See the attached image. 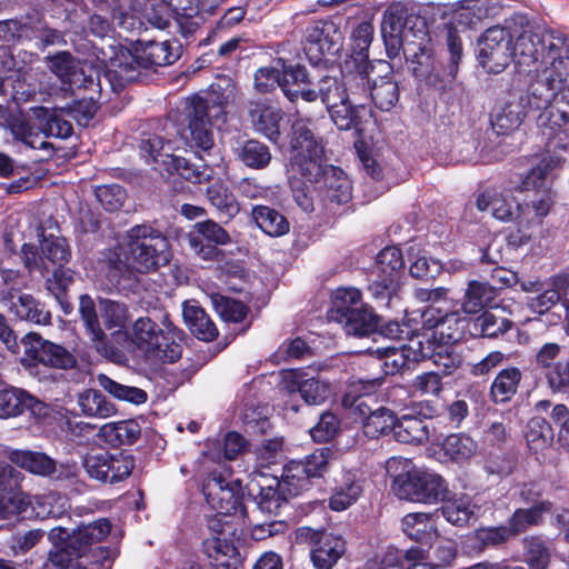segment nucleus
Instances as JSON below:
<instances>
[{
    "label": "nucleus",
    "mask_w": 569,
    "mask_h": 569,
    "mask_svg": "<svg viewBox=\"0 0 569 569\" xmlns=\"http://www.w3.org/2000/svg\"><path fill=\"white\" fill-rule=\"evenodd\" d=\"M83 465L90 478L101 482L116 483L131 475L134 460L132 456L123 452L116 455L101 452L87 456Z\"/></svg>",
    "instance_id": "obj_14"
},
{
    "label": "nucleus",
    "mask_w": 569,
    "mask_h": 569,
    "mask_svg": "<svg viewBox=\"0 0 569 569\" xmlns=\"http://www.w3.org/2000/svg\"><path fill=\"white\" fill-rule=\"evenodd\" d=\"M221 114V104L194 96L186 111L187 126L179 131L181 140L191 149L209 151L214 146L211 121Z\"/></svg>",
    "instance_id": "obj_5"
},
{
    "label": "nucleus",
    "mask_w": 569,
    "mask_h": 569,
    "mask_svg": "<svg viewBox=\"0 0 569 569\" xmlns=\"http://www.w3.org/2000/svg\"><path fill=\"white\" fill-rule=\"evenodd\" d=\"M476 206L480 211L490 210L491 216L503 222H516L519 229L526 228L532 221L530 204H520L513 198L497 190H487L477 197Z\"/></svg>",
    "instance_id": "obj_13"
},
{
    "label": "nucleus",
    "mask_w": 569,
    "mask_h": 569,
    "mask_svg": "<svg viewBox=\"0 0 569 569\" xmlns=\"http://www.w3.org/2000/svg\"><path fill=\"white\" fill-rule=\"evenodd\" d=\"M552 438V429L546 419L533 417L528 421L526 440L530 451L533 453L543 451L550 446Z\"/></svg>",
    "instance_id": "obj_47"
},
{
    "label": "nucleus",
    "mask_w": 569,
    "mask_h": 569,
    "mask_svg": "<svg viewBox=\"0 0 569 569\" xmlns=\"http://www.w3.org/2000/svg\"><path fill=\"white\" fill-rule=\"evenodd\" d=\"M203 493L211 508L221 515H231L241 508V481L233 479L230 471L213 470L203 485Z\"/></svg>",
    "instance_id": "obj_9"
},
{
    "label": "nucleus",
    "mask_w": 569,
    "mask_h": 569,
    "mask_svg": "<svg viewBox=\"0 0 569 569\" xmlns=\"http://www.w3.org/2000/svg\"><path fill=\"white\" fill-rule=\"evenodd\" d=\"M568 352L569 349L565 346L556 342H546L537 349L533 356V363L545 376L553 368L558 367V363L562 362L568 356Z\"/></svg>",
    "instance_id": "obj_54"
},
{
    "label": "nucleus",
    "mask_w": 569,
    "mask_h": 569,
    "mask_svg": "<svg viewBox=\"0 0 569 569\" xmlns=\"http://www.w3.org/2000/svg\"><path fill=\"white\" fill-rule=\"evenodd\" d=\"M131 341L151 363H172L182 353V331L177 329L167 312L138 318L131 327Z\"/></svg>",
    "instance_id": "obj_1"
},
{
    "label": "nucleus",
    "mask_w": 569,
    "mask_h": 569,
    "mask_svg": "<svg viewBox=\"0 0 569 569\" xmlns=\"http://www.w3.org/2000/svg\"><path fill=\"white\" fill-rule=\"evenodd\" d=\"M247 112L253 129L266 136L269 140L277 142L280 138V122L282 112L264 102L250 101L247 104Z\"/></svg>",
    "instance_id": "obj_24"
},
{
    "label": "nucleus",
    "mask_w": 569,
    "mask_h": 569,
    "mask_svg": "<svg viewBox=\"0 0 569 569\" xmlns=\"http://www.w3.org/2000/svg\"><path fill=\"white\" fill-rule=\"evenodd\" d=\"M563 162L561 157L547 154L540 162L533 167L522 181L523 189L530 190L536 187L549 186L547 178L553 170L560 168Z\"/></svg>",
    "instance_id": "obj_52"
},
{
    "label": "nucleus",
    "mask_w": 569,
    "mask_h": 569,
    "mask_svg": "<svg viewBox=\"0 0 569 569\" xmlns=\"http://www.w3.org/2000/svg\"><path fill=\"white\" fill-rule=\"evenodd\" d=\"M182 315L190 331L198 339L212 341L218 336L216 325L200 306L193 302H186Z\"/></svg>",
    "instance_id": "obj_36"
},
{
    "label": "nucleus",
    "mask_w": 569,
    "mask_h": 569,
    "mask_svg": "<svg viewBox=\"0 0 569 569\" xmlns=\"http://www.w3.org/2000/svg\"><path fill=\"white\" fill-rule=\"evenodd\" d=\"M251 214L257 226L271 237H281L289 232V221L273 208L254 206Z\"/></svg>",
    "instance_id": "obj_39"
},
{
    "label": "nucleus",
    "mask_w": 569,
    "mask_h": 569,
    "mask_svg": "<svg viewBox=\"0 0 569 569\" xmlns=\"http://www.w3.org/2000/svg\"><path fill=\"white\" fill-rule=\"evenodd\" d=\"M526 561L530 569H547L550 561V549L547 542L538 536L526 538Z\"/></svg>",
    "instance_id": "obj_59"
},
{
    "label": "nucleus",
    "mask_w": 569,
    "mask_h": 569,
    "mask_svg": "<svg viewBox=\"0 0 569 569\" xmlns=\"http://www.w3.org/2000/svg\"><path fill=\"white\" fill-rule=\"evenodd\" d=\"M542 68L555 69L557 72L569 71V41L567 37L555 30L540 31Z\"/></svg>",
    "instance_id": "obj_20"
},
{
    "label": "nucleus",
    "mask_w": 569,
    "mask_h": 569,
    "mask_svg": "<svg viewBox=\"0 0 569 569\" xmlns=\"http://www.w3.org/2000/svg\"><path fill=\"white\" fill-rule=\"evenodd\" d=\"M4 455L11 463L32 475L49 477L53 475L57 469L56 461L43 452L7 449Z\"/></svg>",
    "instance_id": "obj_30"
},
{
    "label": "nucleus",
    "mask_w": 569,
    "mask_h": 569,
    "mask_svg": "<svg viewBox=\"0 0 569 569\" xmlns=\"http://www.w3.org/2000/svg\"><path fill=\"white\" fill-rule=\"evenodd\" d=\"M128 267L146 273L166 266L172 258L169 240L148 224H137L127 233Z\"/></svg>",
    "instance_id": "obj_3"
},
{
    "label": "nucleus",
    "mask_w": 569,
    "mask_h": 569,
    "mask_svg": "<svg viewBox=\"0 0 569 569\" xmlns=\"http://www.w3.org/2000/svg\"><path fill=\"white\" fill-rule=\"evenodd\" d=\"M512 322L506 318L497 317L492 312L486 311L477 317L473 322L472 335L496 338L503 335L511 328Z\"/></svg>",
    "instance_id": "obj_56"
},
{
    "label": "nucleus",
    "mask_w": 569,
    "mask_h": 569,
    "mask_svg": "<svg viewBox=\"0 0 569 569\" xmlns=\"http://www.w3.org/2000/svg\"><path fill=\"white\" fill-rule=\"evenodd\" d=\"M393 436L397 441L402 443H421L428 440V428L425 422L412 416L405 415L400 419L396 418Z\"/></svg>",
    "instance_id": "obj_42"
},
{
    "label": "nucleus",
    "mask_w": 569,
    "mask_h": 569,
    "mask_svg": "<svg viewBox=\"0 0 569 569\" xmlns=\"http://www.w3.org/2000/svg\"><path fill=\"white\" fill-rule=\"evenodd\" d=\"M79 312L94 349L104 357L110 356L112 353L113 346L110 343L107 335L100 326L96 305L90 296L82 295L80 297Z\"/></svg>",
    "instance_id": "obj_26"
},
{
    "label": "nucleus",
    "mask_w": 569,
    "mask_h": 569,
    "mask_svg": "<svg viewBox=\"0 0 569 569\" xmlns=\"http://www.w3.org/2000/svg\"><path fill=\"white\" fill-rule=\"evenodd\" d=\"M311 119L297 118L291 132V164L309 180L322 172L325 143L311 129Z\"/></svg>",
    "instance_id": "obj_4"
},
{
    "label": "nucleus",
    "mask_w": 569,
    "mask_h": 569,
    "mask_svg": "<svg viewBox=\"0 0 569 569\" xmlns=\"http://www.w3.org/2000/svg\"><path fill=\"white\" fill-rule=\"evenodd\" d=\"M103 436L113 445H132L141 433V427L136 420H124L107 423L101 428Z\"/></svg>",
    "instance_id": "obj_48"
},
{
    "label": "nucleus",
    "mask_w": 569,
    "mask_h": 569,
    "mask_svg": "<svg viewBox=\"0 0 569 569\" xmlns=\"http://www.w3.org/2000/svg\"><path fill=\"white\" fill-rule=\"evenodd\" d=\"M101 317L108 329H121L129 320L128 307L119 301L101 299L99 301Z\"/></svg>",
    "instance_id": "obj_63"
},
{
    "label": "nucleus",
    "mask_w": 569,
    "mask_h": 569,
    "mask_svg": "<svg viewBox=\"0 0 569 569\" xmlns=\"http://www.w3.org/2000/svg\"><path fill=\"white\" fill-rule=\"evenodd\" d=\"M68 508V499L57 492L34 497L33 510L40 518H60Z\"/></svg>",
    "instance_id": "obj_57"
},
{
    "label": "nucleus",
    "mask_w": 569,
    "mask_h": 569,
    "mask_svg": "<svg viewBox=\"0 0 569 569\" xmlns=\"http://www.w3.org/2000/svg\"><path fill=\"white\" fill-rule=\"evenodd\" d=\"M540 32L523 31L517 39L512 49V59L521 71L531 73L535 68L542 69Z\"/></svg>",
    "instance_id": "obj_25"
},
{
    "label": "nucleus",
    "mask_w": 569,
    "mask_h": 569,
    "mask_svg": "<svg viewBox=\"0 0 569 569\" xmlns=\"http://www.w3.org/2000/svg\"><path fill=\"white\" fill-rule=\"evenodd\" d=\"M110 530L111 523L106 518L80 526L71 532L68 547L72 549L77 557H81L92 545L102 541Z\"/></svg>",
    "instance_id": "obj_29"
},
{
    "label": "nucleus",
    "mask_w": 569,
    "mask_h": 569,
    "mask_svg": "<svg viewBox=\"0 0 569 569\" xmlns=\"http://www.w3.org/2000/svg\"><path fill=\"white\" fill-rule=\"evenodd\" d=\"M370 98L378 109L389 111L399 99L398 84L390 79L381 78L378 82H373Z\"/></svg>",
    "instance_id": "obj_58"
},
{
    "label": "nucleus",
    "mask_w": 569,
    "mask_h": 569,
    "mask_svg": "<svg viewBox=\"0 0 569 569\" xmlns=\"http://www.w3.org/2000/svg\"><path fill=\"white\" fill-rule=\"evenodd\" d=\"M495 286L478 280H470L461 299V310L465 315H476L489 306L497 297Z\"/></svg>",
    "instance_id": "obj_33"
},
{
    "label": "nucleus",
    "mask_w": 569,
    "mask_h": 569,
    "mask_svg": "<svg viewBox=\"0 0 569 569\" xmlns=\"http://www.w3.org/2000/svg\"><path fill=\"white\" fill-rule=\"evenodd\" d=\"M317 100L320 99L327 108L339 102H347L350 97L347 82L331 76H325L317 81Z\"/></svg>",
    "instance_id": "obj_43"
},
{
    "label": "nucleus",
    "mask_w": 569,
    "mask_h": 569,
    "mask_svg": "<svg viewBox=\"0 0 569 569\" xmlns=\"http://www.w3.org/2000/svg\"><path fill=\"white\" fill-rule=\"evenodd\" d=\"M211 302L224 321L240 322L247 316V307L232 298L214 293L211 296Z\"/></svg>",
    "instance_id": "obj_62"
},
{
    "label": "nucleus",
    "mask_w": 569,
    "mask_h": 569,
    "mask_svg": "<svg viewBox=\"0 0 569 569\" xmlns=\"http://www.w3.org/2000/svg\"><path fill=\"white\" fill-rule=\"evenodd\" d=\"M403 267L402 253L397 247H386L377 257L376 272L399 280Z\"/></svg>",
    "instance_id": "obj_60"
},
{
    "label": "nucleus",
    "mask_w": 569,
    "mask_h": 569,
    "mask_svg": "<svg viewBox=\"0 0 569 569\" xmlns=\"http://www.w3.org/2000/svg\"><path fill=\"white\" fill-rule=\"evenodd\" d=\"M479 46V62L488 72H501L512 59L511 34L506 28L487 29Z\"/></svg>",
    "instance_id": "obj_11"
},
{
    "label": "nucleus",
    "mask_w": 569,
    "mask_h": 569,
    "mask_svg": "<svg viewBox=\"0 0 569 569\" xmlns=\"http://www.w3.org/2000/svg\"><path fill=\"white\" fill-rule=\"evenodd\" d=\"M237 159L252 169H263L271 161L268 146L257 140H248L236 149Z\"/></svg>",
    "instance_id": "obj_46"
},
{
    "label": "nucleus",
    "mask_w": 569,
    "mask_h": 569,
    "mask_svg": "<svg viewBox=\"0 0 569 569\" xmlns=\"http://www.w3.org/2000/svg\"><path fill=\"white\" fill-rule=\"evenodd\" d=\"M342 41L343 33L340 26L332 20H316L306 28L305 50L315 62L319 61L326 53H338L342 47Z\"/></svg>",
    "instance_id": "obj_12"
},
{
    "label": "nucleus",
    "mask_w": 569,
    "mask_h": 569,
    "mask_svg": "<svg viewBox=\"0 0 569 569\" xmlns=\"http://www.w3.org/2000/svg\"><path fill=\"white\" fill-rule=\"evenodd\" d=\"M97 380L104 391L118 400L128 401L133 405H142L148 399V395L143 389L119 383L107 375H98Z\"/></svg>",
    "instance_id": "obj_44"
},
{
    "label": "nucleus",
    "mask_w": 569,
    "mask_h": 569,
    "mask_svg": "<svg viewBox=\"0 0 569 569\" xmlns=\"http://www.w3.org/2000/svg\"><path fill=\"white\" fill-rule=\"evenodd\" d=\"M335 488L329 498V507L335 511H343L353 505L362 493V482L353 471H343L335 479Z\"/></svg>",
    "instance_id": "obj_28"
},
{
    "label": "nucleus",
    "mask_w": 569,
    "mask_h": 569,
    "mask_svg": "<svg viewBox=\"0 0 569 569\" xmlns=\"http://www.w3.org/2000/svg\"><path fill=\"white\" fill-rule=\"evenodd\" d=\"M81 412L87 417L109 418L116 413L114 405L99 390L88 389L78 397Z\"/></svg>",
    "instance_id": "obj_41"
},
{
    "label": "nucleus",
    "mask_w": 569,
    "mask_h": 569,
    "mask_svg": "<svg viewBox=\"0 0 569 569\" xmlns=\"http://www.w3.org/2000/svg\"><path fill=\"white\" fill-rule=\"evenodd\" d=\"M207 198L217 210L228 219L233 218L240 210L234 194L222 183H211L207 189Z\"/></svg>",
    "instance_id": "obj_50"
},
{
    "label": "nucleus",
    "mask_w": 569,
    "mask_h": 569,
    "mask_svg": "<svg viewBox=\"0 0 569 569\" xmlns=\"http://www.w3.org/2000/svg\"><path fill=\"white\" fill-rule=\"evenodd\" d=\"M396 416L393 411L385 407H377L375 412L362 422L363 433L369 438H378L393 432Z\"/></svg>",
    "instance_id": "obj_53"
},
{
    "label": "nucleus",
    "mask_w": 569,
    "mask_h": 569,
    "mask_svg": "<svg viewBox=\"0 0 569 569\" xmlns=\"http://www.w3.org/2000/svg\"><path fill=\"white\" fill-rule=\"evenodd\" d=\"M335 460V452L328 447L316 449L303 460H292L283 468V486L291 496L309 489L311 478L321 477Z\"/></svg>",
    "instance_id": "obj_7"
},
{
    "label": "nucleus",
    "mask_w": 569,
    "mask_h": 569,
    "mask_svg": "<svg viewBox=\"0 0 569 569\" xmlns=\"http://www.w3.org/2000/svg\"><path fill=\"white\" fill-rule=\"evenodd\" d=\"M187 240L194 254L204 261H219L222 251L218 247L232 242L229 232L211 219L194 223Z\"/></svg>",
    "instance_id": "obj_10"
},
{
    "label": "nucleus",
    "mask_w": 569,
    "mask_h": 569,
    "mask_svg": "<svg viewBox=\"0 0 569 569\" xmlns=\"http://www.w3.org/2000/svg\"><path fill=\"white\" fill-rule=\"evenodd\" d=\"M21 343L28 359L58 369L73 368L77 360L64 347L44 340L39 333H27Z\"/></svg>",
    "instance_id": "obj_15"
},
{
    "label": "nucleus",
    "mask_w": 569,
    "mask_h": 569,
    "mask_svg": "<svg viewBox=\"0 0 569 569\" xmlns=\"http://www.w3.org/2000/svg\"><path fill=\"white\" fill-rule=\"evenodd\" d=\"M532 72L536 74L529 86L528 106L536 110L547 111L556 100V91L559 84L568 80V74L547 67L542 69L535 68Z\"/></svg>",
    "instance_id": "obj_17"
},
{
    "label": "nucleus",
    "mask_w": 569,
    "mask_h": 569,
    "mask_svg": "<svg viewBox=\"0 0 569 569\" xmlns=\"http://www.w3.org/2000/svg\"><path fill=\"white\" fill-rule=\"evenodd\" d=\"M522 373L517 367L502 369L490 386V398L495 403L510 401L517 393Z\"/></svg>",
    "instance_id": "obj_37"
},
{
    "label": "nucleus",
    "mask_w": 569,
    "mask_h": 569,
    "mask_svg": "<svg viewBox=\"0 0 569 569\" xmlns=\"http://www.w3.org/2000/svg\"><path fill=\"white\" fill-rule=\"evenodd\" d=\"M553 503L549 500L538 502L528 508H518L508 519V525L513 536L526 532L531 527H539L543 523L545 515L551 513Z\"/></svg>",
    "instance_id": "obj_32"
},
{
    "label": "nucleus",
    "mask_w": 569,
    "mask_h": 569,
    "mask_svg": "<svg viewBox=\"0 0 569 569\" xmlns=\"http://www.w3.org/2000/svg\"><path fill=\"white\" fill-rule=\"evenodd\" d=\"M538 128L545 139V147L548 152L569 149V120L543 121L542 113L539 114Z\"/></svg>",
    "instance_id": "obj_38"
},
{
    "label": "nucleus",
    "mask_w": 569,
    "mask_h": 569,
    "mask_svg": "<svg viewBox=\"0 0 569 569\" xmlns=\"http://www.w3.org/2000/svg\"><path fill=\"white\" fill-rule=\"evenodd\" d=\"M338 321L343 323V329L347 335L352 336H368L378 328L379 318L367 306H360L358 309L345 311V316L338 318Z\"/></svg>",
    "instance_id": "obj_34"
},
{
    "label": "nucleus",
    "mask_w": 569,
    "mask_h": 569,
    "mask_svg": "<svg viewBox=\"0 0 569 569\" xmlns=\"http://www.w3.org/2000/svg\"><path fill=\"white\" fill-rule=\"evenodd\" d=\"M418 20L420 18L412 12V8L407 3H391L383 12L381 21V34L386 46L391 49L400 48L407 29L411 31Z\"/></svg>",
    "instance_id": "obj_16"
},
{
    "label": "nucleus",
    "mask_w": 569,
    "mask_h": 569,
    "mask_svg": "<svg viewBox=\"0 0 569 569\" xmlns=\"http://www.w3.org/2000/svg\"><path fill=\"white\" fill-rule=\"evenodd\" d=\"M279 487L283 486L277 478L258 475L248 483V492L253 497L258 509L267 515H278L280 509L286 505V497L279 491Z\"/></svg>",
    "instance_id": "obj_19"
},
{
    "label": "nucleus",
    "mask_w": 569,
    "mask_h": 569,
    "mask_svg": "<svg viewBox=\"0 0 569 569\" xmlns=\"http://www.w3.org/2000/svg\"><path fill=\"white\" fill-rule=\"evenodd\" d=\"M476 509L469 497H459L446 501L441 512L450 523L462 527L476 517Z\"/></svg>",
    "instance_id": "obj_49"
},
{
    "label": "nucleus",
    "mask_w": 569,
    "mask_h": 569,
    "mask_svg": "<svg viewBox=\"0 0 569 569\" xmlns=\"http://www.w3.org/2000/svg\"><path fill=\"white\" fill-rule=\"evenodd\" d=\"M525 118L523 99L512 96L492 113L491 127L497 134H509L521 126Z\"/></svg>",
    "instance_id": "obj_27"
},
{
    "label": "nucleus",
    "mask_w": 569,
    "mask_h": 569,
    "mask_svg": "<svg viewBox=\"0 0 569 569\" xmlns=\"http://www.w3.org/2000/svg\"><path fill=\"white\" fill-rule=\"evenodd\" d=\"M168 169L192 183L207 181L212 173V170L209 167L192 163L178 156L170 157Z\"/></svg>",
    "instance_id": "obj_55"
},
{
    "label": "nucleus",
    "mask_w": 569,
    "mask_h": 569,
    "mask_svg": "<svg viewBox=\"0 0 569 569\" xmlns=\"http://www.w3.org/2000/svg\"><path fill=\"white\" fill-rule=\"evenodd\" d=\"M379 379L358 380L349 385L347 392L342 398V406L351 409L358 415L362 422L375 412L373 406L377 405L375 393L380 386Z\"/></svg>",
    "instance_id": "obj_21"
},
{
    "label": "nucleus",
    "mask_w": 569,
    "mask_h": 569,
    "mask_svg": "<svg viewBox=\"0 0 569 569\" xmlns=\"http://www.w3.org/2000/svg\"><path fill=\"white\" fill-rule=\"evenodd\" d=\"M410 467L411 462L400 457H392L386 463L387 472L393 477V491L399 498L423 503L446 499L448 487L441 476Z\"/></svg>",
    "instance_id": "obj_2"
},
{
    "label": "nucleus",
    "mask_w": 569,
    "mask_h": 569,
    "mask_svg": "<svg viewBox=\"0 0 569 569\" xmlns=\"http://www.w3.org/2000/svg\"><path fill=\"white\" fill-rule=\"evenodd\" d=\"M179 46L169 40L139 41L134 54L126 58V61L118 66L116 73L123 81H134L139 77L137 67L147 69L153 66L171 64L179 58Z\"/></svg>",
    "instance_id": "obj_6"
},
{
    "label": "nucleus",
    "mask_w": 569,
    "mask_h": 569,
    "mask_svg": "<svg viewBox=\"0 0 569 569\" xmlns=\"http://www.w3.org/2000/svg\"><path fill=\"white\" fill-rule=\"evenodd\" d=\"M445 456L456 462L470 459L477 451V443L465 433H452L441 445Z\"/></svg>",
    "instance_id": "obj_45"
},
{
    "label": "nucleus",
    "mask_w": 569,
    "mask_h": 569,
    "mask_svg": "<svg viewBox=\"0 0 569 569\" xmlns=\"http://www.w3.org/2000/svg\"><path fill=\"white\" fill-rule=\"evenodd\" d=\"M325 197L331 203L343 204L351 199V182L342 171L325 174Z\"/></svg>",
    "instance_id": "obj_51"
},
{
    "label": "nucleus",
    "mask_w": 569,
    "mask_h": 569,
    "mask_svg": "<svg viewBox=\"0 0 569 569\" xmlns=\"http://www.w3.org/2000/svg\"><path fill=\"white\" fill-rule=\"evenodd\" d=\"M425 316L428 317L427 322L436 329L446 342L461 340L469 326V315H465L461 309L448 312L430 309Z\"/></svg>",
    "instance_id": "obj_23"
},
{
    "label": "nucleus",
    "mask_w": 569,
    "mask_h": 569,
    "mask_svg": "<svg viewBox=\"0 0 569 569\" xmlns=\"http://www.w3.org/2000/svg\"><path fill=\"white\" fill-rule=\"evenodd\" d=\"M47 67L62 82L72 83L78 70V61L68 51H61L52 57H47Z\"/></svg>",
    "instance_id": "obj_61"
},
{
    "label": "nucleus",
    "mask_w": 569,
    "mask_h": 569,
    "mask_svg": "<svg viewBox=\"0 0 569 569\" xmlns=\"http://www.w3.org/2000/svg\"><path fill=\"white\" fill-rule=\"evenodd\" d=\"M27 410L39 418L47 415L48 407L21 388L0 385V418L18 417Z\"/></svg>",
    "instance_id": "obj_18"
},
{
    "label": "nucleus",
    "mask_w": 569,
    "mask_h": 569,
    "mask_svg": "<svg viewBox=\"0 0 569 569\" xmlns=\"http://www.w3.org/2000/svg\"><path fill=\"white\" fill-rule=\"evenodd\" d=\"M296 540L310 547V558L316 569H332L346 552V540L327 530L299 527Z\"/></svg>",
    "instance_id": "obj_8"
},
{
    "label": "nucleus",
    "mask_w": 569,
    "mask_h": 569,
    "mask_svg": "<svg viewBox=\"0 0 569 569\" xmlns=\"http://www.w3.org/2000/svg\"><path fill=\"white\" fill-rule=\"evenodd\" d=\"M283 382L289 391L298 390L301 398L309 405H320L329 396L327 383L316 378L305 379V375L300 371L287 372Z\"/></svg>",
    "instance_id": "obj_31"
},
{
    "label": "nucleus",
    "mask_w": 569,
    "mask_h": 569,
    "mask_svg": "<svg viewBox=\"0 0 569 569\" xmlns=\"http://www.w3.org/2000/svg\"><path fill=\"white\" fill-rule=\"evenodd\" d=\"M563 74H568V80L559 84L555 102L547 111L541 112L543 121L569 120V70Z\"/></svg>",
    "instance_id": "obj_64"
},
{
    "label": "nucleus",
    "mask_w": 569,
    "mask_h": 569,
    "mask_svg": "<svg viewBox=\"0 0 569 569\" xmlns=\"http://www.w3.org/2000/svg\"><path fill=\"white\" fill-rule=\"evenodd\" d=\"M332 122L339 130H361V116L360 112L365 110L362 102L355 104L351 102L350 97L347 102H339L332 107L327 108Z\"/></svg>",
    "instance_id": "obj_40"
},
{
    "label": "nucleus",
    "mask_w": 569,
    "mask_h": 569,
    "mask_svg": "<svg viewBox=\"0 0 569 569\" xmlns=\"http://www.w3.org/2000/svg\"><path fill=\"white\" fill-rule=\"evenodd\" d=\"M401 526L407 537L420 543L431 542L433 538L438 537L431 513H408L402 518Z\"/></svg>",
    "instance_id": "obj_35"
},
{
    "label": "nucleus",
    "mask_w": 569,
    "mask_h": 569,
    "mask_svg": "<svg viewBox=\"0 0 569 569\" xmlns=\"http://www.w3.org/2000/svg\"><path fill=\"white\" fill-rule=\"evenodd\" d=\"M18 293V289L6 291L2 296L3 301L10 303L9 310L18 319L32 322L34 325L47 326L51 322V313L46 310L33 296L29 293Z\"/></svg>",
    "instance_id": "obj_22"
}]
</instances>
